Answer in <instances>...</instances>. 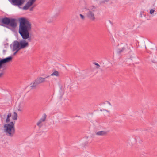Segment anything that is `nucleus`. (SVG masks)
Wrapping results in <instances>:
<instances>
[{
  "instance_id": "obj_1",
  "label": "nucleus",
  "mask_w": 157,
  "mask_h": 157,
  "mask_svg": "<svg viewBox=\"0 0 157 157\" xmlns=\"http://www.w3.org/2000/svg\"><path fill=\"white\" fill-rule=\"evenodd\" d=\"M19 22L18 32L20 35L21 36L29 33L31 29V23L25 17L20 18Z\"/></svg>"
},
{
  "instance_id": "obj_2",
  "label": "nucleus",
  "mask_w": 157,
  "mask_h": 157,
  "mask_svg": "<svg viewBox=\"0 0 157 157\" xmlns=\"http://www.w3.org/2000/svg\"><path fill=\"white\" fill-rule=\"evenodd\" d=\"M0 22L1 23L0 25L3 26L6 25L13 28H15L17 26L16 20L15 18H10L5 17L3 18H0Z\"/></svg>"
},
{
  "instance_id": "obj_3",
  "label": "nucleus",
  "mask_w": 157,
  "mask_h": 157,
  "mask_svg": "<svg viewBox=\"0 0 157 157\" xmlns=\"http://www.w3.org/2000/svg\"><path fill=\"white\" fill-rule=\"evenodd\" d=\"M4 132L7 136L13 137L15 134L14 124L12 121L10 124H5L4 125Z\"/></svg>"
},
{
  "instance_id": "obj_4",
  "label": "nucleus",
  "mask_w": 157,
  "mask_h": 157,
  "mask_svg": "<svg viewBox=\"0 0 157 157\" xmlns=\"http://www.w3.org/2000/svg\"><path fill=\"white\" fill-rule=\"evenodd\" d=\"M13 44V51H15V50L19 48V49H24L27 47L29 44L28 42L26 41L25 39L20 40L19 41L17 40L14 41Z\"/></svg>"
},
{
  "instance_id": "obj_5",
  "label": "nucleus",
  "mask_w": 157,
  "mask_h": 157,
  "mask_svg": "<svg viewBox=\"0 0 157 157\" xmlns=\"http://www.w3.org/2000/svg\"><path fill=\"white\" fill-rule=\"evenodd\" d=\"M25 1V0H11L10 2L12 5L19 6L23 4Z\"/></svg>"
},
{
  "instance_id": "obj_6",
  "label": "nucleus",
  "mask_w": 157,
  "mask_h": 157,
  "mask_svg": "<svg viewBox=\"0 0 157 157\" xmlns=\"http://www.w3.org/2000/svg\"><path fill=\"white\" fill-rule=\"evenodd\" d=\"M94 10L89 11L86 13V17L92 21H94L95 19L94 13Z\"/></svg>"
},
{
  "instance_id": "obj_7",
  "label": "nucleus",
  "mask_w": 157,
  "mask_h": 157,
  "mask_svg": "<svg viewBox=\"0 0 157 157\" xmlns=\"http://www.w3.org/2000/svg\"><path fill=\"white\" fill-rule=\"evenodd\" d=\"M39 85V84L35 79L30 83V88L31 89H36Z\"/></svg>"
},
{
  "instance_id": "obj_8",
  "label": "nucleus",
  "mask_w": 157,
  "mask_h": 157,
  "mask_svg": "<svg viewBox=\"0 0 157 157\" xmlns=\"http://www.w3.org/2000/svg\"><path fill=\"white\" fill-rule=\"evenodd\" d=\"M23 39H25V40L28 39L29 41H31V36L30 35V33H29L21 36Z\"/></svg>"
},
{
  "instance_id": "obj_9",
  "label": "nucleus",
  "mask_w": 157,
  "mask_h": 157,
  "mask_svg": "<svg viewBox=\"0 0 157 157\" xmlns=\"http://www.w3.org/2000/svg\"><path fill=\"white\" fill-rule=\"evenodd\" d=\"M47 116L45 114H44V115L42 117L40 118V119L39 120L38 122L37 123L36 125L39 126L40 127L41 126H40V124L41 123H42V122H44L45 121L46 118Z\"/></svg>"
},
{
  "instance_id": "obj_10",
  "label": "nucleus",
  "mask_w": 157,
  "mask_h": 157,
  "mask_svg": "<svg viewBox=\"0 0 157 157\" xmlns=\"http://www.w3.org/2000/svg\"><path fill=\"white\" fill-rule=\"evenodd\" d=\"M38 83L40 84L41 83L44 82L45 81V78H44L40 77H38L35 79Z\"/></svg>"
},
{
  "instance_id": "obj_11",
  "label": "nucleus",
  "mask_w": 157,
  "mask_h": 157,
  "mask_svg": "<svg viewBox=\"0 0 157 157\" xmlns=\"http://www.w3.org/2000/svg\"><path fill=\"white\" fill-rule=\"evenodd\" d=\"M2 59L5 64L6 63L11 61L12 59V57L11 56H10L5 58Z\"/></svg>"
},
{
  "instance_id": "obj_12",
  "label": "nucleus",
  "mask_w": 157,
  "mask_h": 157,
  "mask_svg": "<svg viewBox=\"0 0 157 157\" xmlns=\"http://www.w3.org/2000/svg\"><path fill=\"white\" fill-rule=\"evenodd\" d=\"M33 4H31L29 1H28L26 4L23 7L24 10H28Z\"/></svg>"
},
{
  "instance_id": "obj_13",
  "label": "nucleus",
  "mask_w": 157,
  "mask_h": 157,
  "mask_svg": "<svg viewBox=\"0 0 157 157\" xmlns=\"http://www.w3.org/2000/svg\"><path fill=\"white\" fill-rule=\"evenodd\" d=\"M107 133V131H98L96 133V134L99 136H104L106 135Z\"/></svg>"
},
{
  "instance_id": "obj_14",
  "label": "nucleus",
  "mask_w": 157,
  "mask_h": 157,
  "mask_svg": "<svg viewBox=\"0 0 157 157\" xmlns=\"http://www.w3.org/2000/svg\"><path fill=\"white\" fill-rule=\"evenodd\" d=\"M125 48L124 47H123L121 48L118 49L117 51V53L118 54L121 53L125 50Z\"/></svg>"
},
{
  "instance_id": "obj_15",
  "label": "nucleus",
  "mask_w": 157,
  "mask_h": 157,
  "mask_svg": "<svg viewBox=\"0 0 157 157\" xmlns=\"http://www.w3.org/2000/svg\"><path fill=\"white\" fill-rule=\"evenodd\" d=\"M59 76V72L56 70H55L54 72L52 73L50 76Z\"/></svg>"
},
{
  "instance_id": "obj_16",
  "label": "nucleus",
  "mask_w": 157,
  "mask_h": 157,
  "mask_svg": "<svg viewBox=\"0 0 157 157\" xmlns=\"http://www.w3.org/2000/svg\"><path fill=\"white\" fill-rule=\"evenodd\" d=\"M5 64L3 62V61L2 59H0V69L2 68H3V65H4Z\"/></svg>"
},
{
  "instance_id": "obj_17",
  "label": "nucleus",
  "mask_w": 157,
  "mask_h": 157,
  "mask_svg": "<svg viewBox=\"0 0 157 157\" xmlns=\"http://www.w3.org/2000/svg\"><path fill=\"white\" fill-rule=\"evenodd\" d=\"M13 119L14 120H17V114L16 112H14V116L13 117Z\"/></svg>"
},
{
  "instance_id": "obj_18",
  "label": "nucleus",
  "mask_w": 157,
  "mask_h": 157,
  "mask_svg": "<svg viewBox=\"0 0 157 157\" xmlns=\"http://www.w3.org/2000/svg\"><path fill=\"white\" fill-rule=\"evenodd\" d=\"M109 0H103L102 1H100V4H101V3H105L106 2H107L109 1Z\"/></svg>"
},
{
  "instance_id": "obj_19",
  "label": "nucleus",
  "mask_w": 157,
  "mask_h": 157,
  "mask_svg": "<svg viewBox=\"0 0 157 157\" xmlns=\"http://www.w3.org/2000/svg\"><path fill=\"white\" fill-rule=\"evenodd\" d=\"M152 61L154 63H156L157 62V58H153L152 59Z\"/></svg>"
},
{
  "instance_id": "obj_20",
  "label": "nucleus",
  "mask_w": 157,
  "mask_h": 157,
  "mask_svg": "<svg viewBox=\"0 0 157 157\" xmlns=\"http://www.w3.org/2000/svg\"><path fill=\"white\" fill-rule=\"evenodd\" d=\"M36 5H33L30 8V11H32L33 10V9L34 8V7L36 6Z\"/></svg>"
},
{
  "instance_id": "obj_21",
  "label": "nucleus",
  "mask_w": 157,
  "mask_h": 157,
  "mask_svg": "<svg viewBox=\"0 0 157 157\" xmlns=\"http://www.w3.org/2000/svg\"><path fill=\"white\" fill-rule=\"evenodd\" d=\"M20 50V49H19V48H17V49L15 50H16V51L13 53V55H15Z\"/></svg>"
},
{
  "instance_id": "obj_22",
  "label": "nucleus",
  "mask_w": 157,
  "mask_h": 157,
  "mask_svg": "<svg viewBox=\"0 0 157 157\" xmlns=\"http://www.w3.org/2000/svg\"><path fill=\"white\" fill-rule=\"evenodd\" d=\"M36 0H29L28 1L33 5Z\"/></svg>"
},
{
  "instance_id": "obj_23",
  "label": "nucleus",
  "mask_w": 157,
  "mask_h": 157,
  "mask_svg": "<svg viewBox=\"0 0 157 157\" xmlns=\"http://www.w3.org/2000/svg\"><path fill=\"white\" fill-rule=\"evenodd\" d=\"M155 12V10L153 9H151L150 10V14H153Z\"/></svg>"
},
{
  "instance_id": "obj_24",
  "label": "nucleus",
  "mask_w": 157,
  "mask_h": 157,
  "mask_svg": "<svg viewBox=\"0 0 157 157\" xmlns=\"http://www.w3.org/2000/svg\"><path fill=\"white\" fill-rule=\"evenodd\" d=\"M79 15H80L81 18L82 19H83V20L84 19L85 17L83 15H82V14H80Z\"/></svg>"
},
{
  "instance_id": "obj_25",
  "label": "nucleus",
  "mask_w": 157,
  "mask_h": 157,
  "mask_svg": "<svg viewBox=\"0 0 157 157\" xmlns=\"http://www.w3.org/2000/svg\"><path fill=\"white\" fill-rule=\"evenodd\" d=\"M10 121V118L7 117L6 120V122L7 123L9 122Z\"/></svg>"
},
{
  "instance_id": "obj_26",
  "label": "nucleus",
  "mask_w": 157,
  "mask_h": 157,
  "mask_svg": "<svg viewBox=\"0 0 157 157\" xmlns=\"http://www.w3.org/2000/svg\"><path fill=\"white\" fill-rule=\"evenodd\" d=\"M11 113H8V114L7 116V117H8V118H10V117H11Z\"/></svg>"
},
{
  "instance_id": "obj_27",
  "label": "nucleus",
  "mask_w": 157,
  "mask_h": 157,
  "mask_svg": "<svg viewBox=\"0 0 157 157\" xmlns=\"http://www.w3.org/2000/svg\"><path fill=\"white\" fill-rule=\"evenodd\" d=\"M94 64L97 66H98V67H100V65L97 63H95Z\"/></svg>"
},
{
  "instance_id": "obj_28",
  "label": "nucleus",
  "mask_w": 157,
  "mask_h": 157,
  "mask_svg": "<svg viewBox=\"0 0 157 157\" xmlns=\"http://www.w3.org/2000/svg\"><path fill=\"white\" fill-rule=\"evenodd\" d=\"M3 74V72L1 73H0V77Z\"/></svg>"
},
{
  "instance_id": "obj_29",
  "label": "nucleus",
  "mask_w": 157,
  "mask_h": 157,
  "mask_svg": "<svg viewBox=\"0 0 157 157\" xmlns=\"http://www.w3.org/2000/svg\"><path fill=\"white\" fill-rule=\"evenodd\" d=\"M50 75H48L46 77H45L44 78H45V79L46 78H48L49 77H50Z\"/></svg>"
},
{
  "instance_id": "obj_30",
  "label": "nucleus",
  "mask_w": 157,
  "mask_h": 157,
  "mask_svg": "<svg viewBox=\"0 0 157 157\" xmlns=\"http://www.w3.org/2000/svg\"><path fill=\"white\" fill-rule=\"evenodd\" d=\"M133 140L135 141L136 142V139L134 138Z\"/></svg>"
},
{
  "instance_id": "obj_31",
  "label": "nucleus",
  "mask_w": 157,
  "mask_h": 157,
  "mask_svg": "<svg viewBox=\"0 0 157 157\" xmlns=\"http://www.w3.org/2000/svg\"><path fill=\"white\" fill-rule=\"evenodd\" d=\"M102 109L103 110V111H107V112H108V110H106V109Z\"/></svg>"
},
{
  "instance_id": "obj_32",
  "label": "nucleus",
  "mask_w": 157,
  "mask_h": 157,
  "mask_svg": "<svg viewBox=\"0 0 157 157\" xmlns=\"http://www.w3.org/2000/svg\"><path fill=\"white\" fill-rule=\"evenodd\" d=\"M108 103V104L110 105H111V103L109 101H107Z\"/></svg>"
},
{
  "instance_id": "obj_33",
  "label": "nucleus",
  "mask_w": 157,
  "mask_h": 157,
  "mask_svg": "<svg viewBox=\"0 0 157 157\" xmlns=\"http://www.w3.org/2000/svg\"><path fill=\"white\" fill-rule=\"evenodd\" d=\"M75 117H81L80 116H75Z\"/></svg>"
},
{
  "instance_id": "obj_34",
  "label": "nucleus",
  "mask_w": 157,
  "mask_h": 157,
  "mask_svg": "<svg viewBox=\"0 0 157 157\" xmlns=\"http://www.w3.org/2000/svg\"><path fill=\"white\" fill-rule=\"evenodd\" d=\"M100 111H102V109H101L100 110Z\"/></svg>"
}]
</instances>
